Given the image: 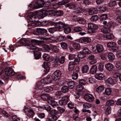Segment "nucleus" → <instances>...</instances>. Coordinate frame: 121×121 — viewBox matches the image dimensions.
I'll return each mask as SVG.
<instances>
[{
	"mask_svg": "<svg viewBox=\"0 0 121 121\" xmlns=\"http://www.w3.org/2000/svg\"><path fill=\"white\" fill-rule=\"evenodd\" d=\"M52 25H54L53 27L50 28L48 30L49 31L52 33L54 31L58 30L59 29H61L65 27V25L61 22H52L51 24Z\"/></svg>",
	"mask_w": 121,
	"mask_h": 121,
	"instance_id": "1",
	"label": "nucleus"
},
{
	"mask_svg": "<svg viewBox=\"0 0 121 121\" xmlns=\"http://www.w3.org/2000/svg\"><path fill=\"white\" fill-rule=\"evenodd\" d=\"M31 44L29 45L28 46V48L30 49L33 50V52L34 53V52L36 53L38 52H40L41 50V49L39 48L36 47L34 44H36L39 43H41L42 41L35 39H32L31 40Z\"/></svg>",
	"mask_w": 121,
	"mask_h": 121,
	"instance_id": "2",
	"label": "nucleus"
},
{
	"mask_svg": "<svg viewBox=\"0 0 121 121\" xmlns=\"http://www.w3.org/2000/svg\"><path fill=\"white\" fill-rule=\"evenodd\" d=\"M53 80L52 75L48 74L46 78L41 79V83L43 84H48L51 82Z\"/></svg>",
	"mask_w": 121,
	"mask_h": 121,
	"instance_id": "3",
	"label": "nucleus"
},
{
	"mask_svg": "<svg viewBox=\"0 0 121 121\" xmlns=\"http://www.w3.org/2000/svg\"><path fill=\"white\" fill-rule=\"evenodd\" d=\"M61 72L59 70L55 71L52 75L53 80L56 81L59 79L62 75Z\"/></svg>",
	"mask_w": 121,
	"mask_h": 121,
	"instance_id": "4",
	"label": "nucleus"
},
{
	"mask_svg": "<svg viewBox=\"0 0 121 121\" xmlns=\"http://www.w3.org/2000/svg\"><path fill=\"white\" fill-rule=\"evenodd\" d=\"M117 44L116 43L113 42H110L108 43L107 44V46L109 48H112V51H115L118 49V47L117 46Z\"/></svg>",
	"mask_w": 121,
	"mask_h": 121,
	"instance_id": "5",
	"label": "nucleus"
},
{
	"mask_svg": "<svg viewBox=\"0 0 121 121\" xmlns=\"http://www.w3.org/2000/svg\"><path fill=\"white\" fill-rule=\"evenodd\" d=\"M43 4V3L41 2V0H40L36 2L33 6L34 7V9H38L43 7L42 4ZM33 6H32V4H30L29 5V7H30H30L31 9L32 8Z\"/></svg>",
	"mask_w": 121,
	"mask_h": 121,
	"instance_id": "6",
	"label": "nucleus"
},
{
	"mask_svg": "<svg viewBox=\"0 0 121 121\" xmlns=\"http://www.w3.org/2000/svg\"><path fill=\"white\" fill-rule=\"evenodd\" d=\"M5 74L7 76H11L14 74V72L13 70L10 68L8 67L4 69Z\"/></svg>",
	"mask_w": 121,
	"mask_h": 121,
	"instance_id": "7",
	"label": "nucleus"
},
{
	"mask_svg": "<svg viewBox=\"0 0 121 121\" xmlns=\"http://www.w3.org/2000/svg\"><path fill=\"white\" fill-rule=\"evenodd\" d=\"M84 97L85 100L89 102L93 101L95 99V98L93 95L90 94H85L84 96Z\"/></svg>",
	"mask_w": 121,
	"mask_h": 121,
	"instance_id": "8",
	"label": "nucleus"
},
{
	"mask_svg": "<svg viewBox=\"0 0 121 121\" xmlns=\"http://www.w3.org/2000/svg\"><path fill=\"white\" fill-rule=\"evenodd\" d=\"M88 26L89 28L90 29L92 32H95V30H97L98 28V26L95 24L90 23L88 24Z\"/></svg>",
	"mask_w": 121,
	"mask_h": 121,
	"instance_id": "9",
	"label": "nucleus"
},
{
	"mask_svg": "<svg viewBox=\"0 0 121 121\" xmlns=\"http://www.w3.org/2000/svg\"><path fill=\"white\" fill-rule=\"evenodd\" d=\"M68 97L66 96H64L62 99L59 101V103L61 105H65L68 102Z\"/></svg>",
	"mask_w": 121,
	"mask_h": 121,
	"instance_id": "10",
	"label": "nucleus"
},
{
	"mask_svg": "<svg viewBox=\"0 0 121 121\" xmlns=\"http://www.w3.org/2000/svg\"><path fill=\"white\" fill-rule=\"evenodd\" d=\"M50 64L49 62L44 63L42 65V67L44 69V71L46 73H48L50 70Z\"/></svg>",
	"mask_w": 121,
	"mask_h": 121,
	"instance_id": "11",
	"label": "nucleus"
},
{
	"mask_svg": "<svg viewBox=\"0 0 121 121\" xmlns=\"http://www.w3.org/2000/svg\"><path fill=\"white\" fill-rule=\"evenodd\" d=\"M55 63L59 62L61 64H63L65 62V57L64 56L59 57H56L55 59Z\"/></svg>",
	"mask_w": 121,
	"mask_h": 121,
	"instance_id": "12",
	"label": "nucleus"
},
{
	"mask_svg": "<svg viewBox=\"0 0 121 121\" xmlns=\"http://www.w3.org/2000/svg\"><path fill=\"white\" fill-rule=\"evenodd\" d=\"M36 31L39 33V35H43L46 36L48 35L47 30L41 28H37Z\"/></svg>",
	"mask_w": 121,
	"mask_h": 121,
	"instance_id": "13",
	"label": "nucleus"
},
{
	"mask_svg": "<svg viewBox=\"0 0 121 121\" xmlns=\"http://www.w3.org/2000/svg\"><path fill=\"white\" fill-rule=\"evenodd\" d=\"M105 67L106 69L109 71H112L114 68V65L110 63L106 64Z\"/></svg>",
	"mask_w": 121,
	"mask_h": 121,
	"instance_id": "14",
	"label": "nucleus"
},
{
	"mask_svg": "<svg viewBox=\"0 0 121 121\" xmlns=\"http://www.w3.org/2000/svg\"><path fill=\"white\" fill-rule=\"evenodd\" d=\"M106 83L107 84L114 85L116 83V82L114 79L109 77L106 80Z\"/></svg>",
	"mask_w": 121,
	"mask_h": 121,
	"instance_id": "15",
	"label": "nucleus"
},
{
	"mask_svg": "<svg viewBox=\"0 0 121 121\" xmlns=\"http://www.w3.org/2000/svg\"><path fill=\"white\" fill-rule=\"evenodd\" d=\"M91 38L89 37H84L81 39L80 42L83 43H86L91 42Z\"/></svg>",
	"mask_w": 121,
	"mask_h": 121,
	"instance_id": "16",
	"label": "nucleus"
},
{
	"mask_svg": "<svg viewBox=\"0 0 121 121\" xmlns=\"http://www.w3.org/2000/svg\"><path fill=\"white\" fill-rule=\"evenodd\" d=\"M96 49L97 52L99 53L101 52L104 51V48L103 46L99 44L97 45Z\"/></svg>",
	"mask_w": 121,
	"mask_h": 121,
	"instance_id": "17",
	"label": "nucleus"
},
{
	"mask_svg": "<svg viewBox=\"0 0 121 121\" xmlns=\"http://www.w3.org/2000/svg\"><path fill=\"white\" fill-rule=\"evenodd\" d=\"M101 31L104 33H108L110 32V28L108 27L104 26L100 30Z\"/></svg>",
	"mask_w": 121,
	"mask_h": 121,
	"instance_id": "18",
	"label": "nucleus"
},
{
	"mask_svg": "<svg viewBox=\"0 0 121 121\" xmlns=\"http://www.w3.org/2000/svg\"><path fill=\"white\" fill-rule=\"evenodd\" d=\"M66 6V7L70 9H72L77 7V5L74 3L71 2L68 3Z\"/></svg>",
	"mask_w": 121,
	"mask_h": 121,
	"instance_id": "19",
	"label": "nucleus"
},
{
	"mask_svg": "<svg viewBox=\"0 0 121 121\" xmlns=\"http://www.w3.org/2000/svg\"><path fill=\"white\" fill-rule=\"evenodd\" d=\"M75 65L73 61H71L69 63L68 69L69 71H71L73 70Z\"/></svg>",
	"mask_w": 121,
	"mask_h": 121,
	"instance_id": "20",
	"label": "nucleus"
},
{
	"mask_svg": "<svg viewBox=\"0 0 121 121\" xmlns=\"http://www.w3.org/2000/svg\"><path fill=\"white\" fill-rule=\"evenodd\" d=\"M58 117L54 115L52 116H49L47 118L46 121H54L57 120Z\"/></svg>",
	"mask_w": 121,
	"mask_h": 121,
	"instance_id": "21",
	"label": "nucleus"
},
{
	"mask_svg": "<svg viewBox=\"0 0 121 121\" xmlns=\"http://www.w3.org/2000/svg\"><path fill=\"white\" fill-rule=\"evenodd\" d=\"M107 57L109 60L111 61H113L115 58V56L112 53L110 52L108 53Z\"/></svg>",
	"mask_w": 121,
	"mask_h": 121,
	"instance_id": "22",
	"label": "nucleus"
},
{
	"mask_svg": "<svg viewBox=\"0 0 121 121\" xmlns=\"http://www.w3.org/2000/svg\"><path fill=\"white\" fill-rule=\"evenodd\" d=\"M97 67L95 65H93L90 70V72L92 74L95 73L97 70Z\"/></svg>",
	"mask_w": 121,
	"mask_h": 121,
	"instance_id": "23",
	"label": "nucleus"
},
{
	"mask_svg": "<svg viewBox=\"0 0 121 121\" xmlns=\"http://www.w3.org/2000/svg\"><path fill=\"white\" fill-rule=\"evenodd\" d=\"M95 78L98 80H101L104 77V75L102 73H97L95 75Z\"/></svg>",
	"mask_w": 121,
	"mask_h": 121,
	"instance_id": "24",
	"label": "nucleus"
},
{
	"mask_svg": "<svg viewBox=\"0 0 121 121\" xmlns=\"http://www.w3.org/2000/svg\"><path fill=\"white\" fill-rule=\"evenodd\" d=\"M37 18H38V17L36 14L30 16L29 17V20L30 22H34L36 21L35 19Z\"/></svg>",
	"mask_w": 121,
	"mask_h": 121,
	"instance_id": "25",
	"label": "nucleus"
},
{
	"mask_svg": "<svg viewBox=\"0 0 121 121\" xmlns=\"http://www.w3.org/2000/svg\"><path fill=\"white\" fill-rule=\"evenodd\" d=\"M41 39H43L44 40H48L49 41H51L52 42H54V37H41Z\"/></svg>",
	"mask_w": 121,
	"mask_h": 121,
	"instance_id": "26",
	"label": "nucleus"
},
{
	"mask_svg": "<svg viewBox=\"0 0 121 121\" xmlns=\"http://www.w3.org/2000/svg\"><path fill=\"white\" fill-rule=\"evenodd\" d=\"M83 88V85L80 84L76 86V90L79 92H81Z\"/></svg>",
	"mask_w": 121,
	"mask_h": 121,
	"instance_id": "27",
	"label": "nucleus"
},
{
	"mask_svg": "<svg viewBox=\"0 0 121 121\" xmlns=\"http://www.w3.org/2000/svg\"><path fill=\"white\" fill-rule=\"evenodd\" d=\"M89 69V67L87 65H85L83 66L82 69V71L83 73H87Z\"/></svg>",
	"mask_w": 121,
	"mask_h": 121,
	"instance_id": "28",
	"label": "nucleus"
},
{
	"mask_svg": "<svg viewBox=\"0 0 121 121\" xmlns=\"http://www.w3.org/2000/svg\"><path fill=\"white\" fill-rule=\"evenodd\" d=\"M68 85L69 88L71 89L73 88L75 85V83L73 81H70L67 83Z\"/></svg>",
	"mask_w": 121,
	"mask_h": 121,
	"instance_id": "29",
	"label": "nucleus"
},
{
	"mask_svg": "<svg viewBox=\"0 0 121 121\" xmlns=\"http://www.w3.org/2000/svg\"><path fill=\"white\" fill-rule=\"evenodd\" d=\"M34 56L35 59L38 60L41 57V53L40 52H34Z\"/></svg>",
	"mask_w": 121,
	"mask_h": 121,
	"instance_id": "30",
	"label": "nucleus"
},
{
	"mask_svg": "<svg viewBox=\"0 0 121 121\" xmlns=\"http://www.w3.org/2000/svg\"><path fill=\"white\" fill-rule=\"evenodd\" d=\"M112 91L110 88H107L105 90V91L103 93L104 94L107 95H109L111 92Z\"/></svg>",
	"mask_w": 121,
	"mask_h": 121,
	"instance_id": "31",
	"label": "nucleus"
},
{
	"mask_svg": "<svg viewBox=\"0 0 121 121\" xmlns=\"http://www.w3.org/2000/svg\"><path fill=\"white\" fill-rule=\"evenodd\" d=\"M34 113V112L33 110L29 109L28 111L27 115L28 117H31Z\"/></svg>",
	"mask_w": 121,
	"mask_h": 121,
	"instance_id": "32",
	"label": "nucleus"
},
{
	"mask_svg": "<svg viewBox=\"0 0 121 121\" xmlns=\"http://www.w3.org/2000/svg\"><path fill=\"white\" fill-rule=\"evenodd\" d=\"M72 46L74 48L78 50H79L80 48V46L78 43H75L72 44Z\"/></svg>",
	"mask_w": 121,
	"mask_h": 121,
	"instance_id": "33",
	"label": "nucleus"
},
{
	"mask_svg": "<svg viewBox=\"0 0 121 121\" xmlns=\"http://www.w3.org/2000/svg\"><path fill=\"white\" fill-rule=\"evenodd\" d=\"M116 67L118 69H121V61H117L116 64Z\"/></svg>",
	"mask_w": 121,
	"mask_h": 121,
	"instance_id": "34",
	"label": "nucleus"
},
{
	"mask_svg": "<svg viewBox=\"0 0 121 121\" xmlns=\"http://www.w3.org/2000/svg\"><path fill=\"white\" fill-rule=\"evenodd\" d=\"M63 14V11L60 10L56 11L55 13V15L57 17H59L62 16Z\"/></svg>",
	"mask_w": 121,
	"mask_h": 121,
	"instance_id": "35",
	"label": "nucleus"
},
{
	"mask_svg": "<svg viewBox=\"0 0 121 121\" xmlns=\"http://www.w3.org/2000/svg\"><path fill=\"white\" fill-rule=\"evenodd\" d=\"M104 87L103 85H100L96 88V91L98 92H101L104 90Z\"/></svg>",
	"mask_w": 121,
	"mask_h": 121,
	"instance_id": "36",
	"label": "nucleus"
},
{
	"mask_svg": "<svg viewBox=\"0 0 121 121\" xmlns=\"http://www.w3.org/2000/svg\"><path fill=\"white\" fill-rule=\"evenodd\" d=\"M98 8L101 13L104 12L106 10V7L104 6H98Z\"/></svg>",
	"mask_w": 121,
	"mask_h": 121,
	"instance_id": "37",
	"label": "nucleus"
},
{
	"mask_svg": "<svg viewBox=\"0 0 121 121\" xmlns=\"http://www.w3.org/2000/svg\"><path fill=\"white\" fill-rule=\"evenodd\" d=\"M116 25L115 23L113 22H110L108 23L107 24V26L108 27L110 28L111 27H114Z\"/></svg>",
	"mask_w": 121,
	"mask_h": 121,
	"instance_id": "38",
	"label": "nucleus"
},
{
	"mask_svg": "<svg viewBox=\"0 0 121 121\" xmlns=\"http://www.w3.org/2000/svg\"><path fill=\"white\" fill-rule=\"evenodd\" d=\"M71 31V28L69 27L64 28V32L66 34L70 33Z\"/></svg>",
	"mask_w": 121,
	"mask_h": 121,
	"instance_id": "39",
	"label": "nucleus"
},
{
	"mask_svg": "<svg viewBox=\"0 0 121 121\" xmlns=\"http://www.w3.org/2000/svg\"><path fill=\"white\" fill-rule=\"evenodd\" d=\"M51 49L54 52H56L58 51V49L57 46L55 45H52L51 46Z\"/></svg>",
	"mask_w": 121,
	"mask_h": 121,
	"instance_id": "40",
	"label": "nucleus"
},
{
	"mask_svg": "<svg viewBox=\"0 0 121 121\" xmlns=\"http://www.w3.org/2000/svg\"><path fill=\"white\" fill-rule=\"evenodd\" d=\"M43 57L44 60L46 61H48L50 58V56L48 54L46 53H44Z\"/></svg>",
	"mask_w": 121,
	"mask_h": 121,
	"instance_id": "41",
	"label": "nucleus"
},
{
	"mask_svg": "<svg viewBox=\"0 0 121 121\" xmlns=\"http://www.w3.org/2000/svg\"><path fill=\"white\" fill-rule=\"evenodd\" d=\"M53 90L51 86H47L45 88L44 91L46 92H49L52 91Z\"/></svg>",
	"mask_w": 121,
	"mask_h": 121,
	"instance_id": "42",
	"label": "nucleus"
},
{
	"mask_svg": "<svg viewBox=\"0 0 121 121\" xmlns=\"http://www.w3.org/2000/svg\"><path fill=\"white\" fill-rule=\"evenodd\" d=\"M49 95L45 94L42 95L41 96V99L44 100L47 99L49 96Z\"/></svg>",
	"mask_w": 121,
	"mask_h": 121,
	"instance_id": "43",
	"label": "nucleus"
},
{
	"mask_svg": "<svg viewBox=\"0 0 121 121\" xmlns=\"http://www.w3.org/2000/svg\"><path fill=\"white\" fill-rule=\"evenodd\" d=\"M68 90V87L66 86H63L61 88V91L63 92H67Z\"/></svg>",
	"mask_w": 121,
	"mask_h": 121,
	"instance_id": "44",
	"label": "nucleus"
},
{
	"mask_svg": "<svg viewBox=\"0 0 121 121\" xmlns=\"http://www.w3.org/2000/svg\"><path fill=\"white\" fill-rule=\"evenodd\" d=\"M115 103L113 100H110L108 101L107 102V105L108 106L113 105Z\"/></svg>",
	"mask_w": 121,
	"mask_h": 121,
	"instance_id": "45",
	"label": "nucleus"
},
{
	"mask_svg": "<svg viewBox=\"0 0 121 121\" xmlns=\"http://www.w3.org/2000/svg\"><path fill=\"white\" fill-rule=\"evenodd\" d=\"M79 58H83L85 57L86 56V55L82 51L80 52L78 55Z\"/></svg>",
	"mask_w": 121,
	"mask_h": 121,
	"instance_id": "46",
	"label": "nucleus"
},
{
	"mask_svg": "<svg viewBox=\"0 0 121 121\" xmlns=\"http://www.w3.org/2000/svg\"><path fill=\"white\" fill-rule=\"evenodd\" d=\"M104 64H103L100 63L99 64L98 69L101 72H102L104 70Z\"/></svg>",
	"mask_w": 121,
	"mask_h": 121,
	"instance_id": "47",
	"label": "nucleus"
},
{
	"mask_svg": "<svg viewBox=\"0 0 121 121\" xmlns=\"http://www.w3.org/2000/svg\"><path fill=\"white\" fill-rule=\"evenodd\" d=\"M91 107V104L86 103L83 104L84 108L88 109L90 108Z\"/></svg>",
	"mask_w": 121,
	"mask_h": 121,
	"instance_id": "48",
	"label": "nucleus"
},
{
	"mask_svg": "<svg viewBox=\"0 0 121 121\" xmlns=\"http://www.w3.org/2000/svg\"><path fill=\"white\" fill-rule=\"evenodd\" d=\"M86 83V80L85 79H80L79 81V83L82 85H85Z\"/></svg>",
	"mask_w": 121,
	"mask_h": 121,
	"instance_id": "49",
	"label": "nucleus"
},
{
	"mask_svg": "<svg viewBox=\"0 0 121 121\" xmlns=\"http://www.w3.org/2000/svg\"><path fill=\"white\" fill-rule=\"evenodd\" d=\"M116 4V3L115 0L110 1L108 4V5L110 7L115 6Z\"/></svg>",
	"mask_w": 121,
	"mask_h": 121,
	"instance_id": "50",
	"label": "nucleus"
},
{
	"mask_svg": "<svg viewBox=\"0 0 121 121\" xmlns=\"http://www.w3.org/2000/svg\"><path fill=\"white\" fill-rule=\"evenodd\" d=\"M12 119L13 120V121H18L20 120V119L19 117H17L16 115H12Z\"/></svg>",
	"mask_w": 121,
	"mask_h": 121,
	"instance_id": "51",
	"label": "nucleus"
},
{
	"mask_svg": "<svg viewBox=\"0 0 121 121\" xmlns=\"http://www.w3.org/2000/svg\"><path fill=\"white\" fill-rule=\"evenodd\" d=\"M108 15L106 14H103L101 16L100 18L101 20H105L108 18Z\"/></svg>",
	"mask_w": 121,
	"mask_h": 121,
	"instance_id": "52",
	"label": "nucleus"
},
{
	"mask_svg": "<svg viewBox=\"0 0 121 121\" xmlns=\"http://www.w3.org/2000/svg\"><path fill=\"white\" fill-rule=\"evenodd\" d=\"M78 77V74L77 73L73 72L72 75V79L75 80L77 79Z\"/></svg>",
	"mask_w": 121,
	"mask_h": 121,
	"instance_id": "53",
	"label": "nucleus"
},
{
	"mask_svg": "<svg viewBox=\"0 0 121 121\" xmlns=\"http://www.w3.org/2000/svg\"><path fill=\"white\" fill-rule=\"evenodd\" d=\"M99 19L98 17L96 15L92 16L91 18V20L93 21L97 20Z\"/></svg>",
	"mask_w": 121,
	"mask_h": 121,
	"instance_id": "54",
	"label": "nucleus"
},
{
	"mask_svg": "<svg viewBox=\"0 0 121 121\" xmlns=\"http://www.w3.org/2000/svg\"><path fill=\"white\" fill-rule=\"evenodd\" d=\"M106 38L108 39H112L114 38V36L113 34H110L106 35Z\"/></svg>",
	"mask_w": 121,
	"mask_h": 121,
	"instance_id": "55",
	"label": "nucleus"
},
{
	"mask_svg": "<svg viewBox=\"0 0 121 121\" xmlns=\"http://www.w3.org/2000/svg\"><path fill=\"white\" fill-rule=\"evenodd\" d=\"M82 51L86 54H89L91 53V52L89 51L88 48H84L83 50Z\"/></svg>",
	"mask_w": 121,
	"mask_h": 121,
	"instance_id": "56",
	"label": "nucleus"
},
{
	"mask_svg": "<svg viewBox=\"0 0 121 121\" xmlns=\"http://www.w3.org/2000/svg\"><path fill=\"white\" fill-rule=\"evenodd\" d=\"M111 108L110 107H108L107 108L106 111V113L107 115L110 114L111 113Z\"/></svg>",
	"mask_w": 121,
	"mask_h": 121,
	"instance_id": "57",
	"label": "nucleus"
},
{
	"mask_svg": "<svg viewBox=\"0 0 121 121\" xmlns=\"http://www.w3.org/2000/svg\"><path fill=\"white\" fill-rule=\"evenodd\" d=\"M101 59L104 60H105L107 59V55L106 53L101 54L100 56Z\"/></svg>",
	"mask_w": 121,
	"mask_h": 121,
	"instance_id": "58",
	"label": "nucleus"
},
{
	"mask_svg": "<svg viewBox=\"0 0 121 121\" xmlns=\"http://www.w3.org/2000/svg\"><path fill=\"white\" fill-rule=\"evenodd\" d=\"M82 29L81 27L77 26L74 27L73 30L75 32H77L81 31L82 30Z\"/></svg>",
	"mask_w": 121,
	"mask_h": 121,
	"instance_id": "59",
	"label": "nucleus"
},
{
	"mask_svg": "<svg viewBox=\"0 0 121 121\" xmlns=\"http://www.w3.org/2000/svg\"><path fill=\"white\" fill-rule=\"evenodd\" d=\"M47 11L44 10L40 12L39 14L42 15L43 17H45L47 15Z\"/></svg>",
	"mask_w": 121,
	"mask_h": 121,
	"instance_id": "60",
	"label": "nucleus"
},
{
	"mask_svg": "<svg viewBox=\"0 0 121 121\" xmlns=\"http://www.w3.org/2000/svg\"><path fill=\"white\" fill-rule=\"evenodd\" d=\"M78 23L80 24H84L85 23L86 20L83 18L79 19L78 20Z\"/></svg>",
	"mask_w": 121,
	"mask_h": 121,
	"instance_id": "61",
	"label": "nucleus"
},
{
	"mask_svg": "<svg viewBox=\"0 0 121 121\" xmlns=\"http://www.w3.org/2000/svg\"><path fill=\"white\" fill-rule=\"evenodd\" d=\"M44 107L45 109L48 111H50L51 110V108L50 106L48 105H44Z\"/></svg>",
	"mask_w": 121,
	"mask_h": 121,
	"instance_id": "62",
	"label": "nucleus"
},
{
	"mask_svg": "<svg viewBox=\"0 0 121 121\" xmlns=\"http://www.w3.org/2000/svg\"><path fill=\"white\" fill-rule=\"evenodd\" d=\"M62 94L61 91H58L56 92V96L58 98H60V96Z\"/></svg>",
	"mask_w": 121,
	"mask_h": 121,
	"instance_id": "63",
	"label": "nucleus"
},
{
	"mask_svg": "<svg viewBox=\"0 0 121 121\" xmlns=\"http://www.w3.org/2000/svg\"><path fill=\"white\" fill-rule=\"evenodd\" d=\"M61 47L64 49H65L67 48V44L65 43H61Z\"/></svg>",
	"mask_w": 121,
	"mask_h": 121,
	"instance_id": "64",
	"label": "nucleus"
}]
</instances>
